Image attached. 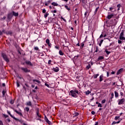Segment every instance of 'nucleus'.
<instances>
[{
    "label": "nucleus",
    "mask_w": 125,
    "mask_h": 125,
    "mask_svg": "<svg viewBox=\"0 0 125 125\" xmlns=\"http://www.w3.org/2000/svg\"><path fill=\"white\" fill-rule=\"evenodd\" d=\"M105 102H106V100H105V99L102 101V104H104V103H105Z\"/></svg>",
    "instance_id": "obj_46"
},
{
    "label": "nucleus",
    "mask_w": 125,
    "mask_h": 125,
    "mask_svg": "<svg viewBox=\"0 0 125 125\" xmlns=\"http://www.w3.org/2000/svg\"><path fill=\"white\" fill-rule=\"evenodd\" d=\"M5 34L6 35H12V32H11V31H6V32H5Z\"/></svg>",
    "instance_id": "obj_19"
},
{
    "label": "nucleus",
    "mask_w": 125,
    "mask_h": 125,
    "mask_svg": "<svg viewBox=\"0 0 125 125\" xmlns=\"http://www.w3.org/2000/svg\"><path fill=\"white\" fill-rule=\"evenodd\" d=\"M104 41V40H102L101 41H100V42L99 43V46H101V44H102V43H103V42Z\"/></svg>",
    "instance_id": "obj_33"
},
{
    "label": "nucleus",
    "mask_w": 125,
    "mask_h": 125,
    "mask_svg": "<svg viewBox=\"0 0 125 125\" xmlns=\"http://www.w3.org/2000/svg\"><path fill=\"white\" fill-rule=\"evenodd\" d=\"M0 125H3V123H2V121L0 120Z\"/></svg>",
    "instance_id": "obj_59"
},
{
    "label": "nucleus",
    "mask_w": 125,
    "mask_h": 125,
    "mask_svg": "<svg viewBox=\"0 0 125 125\" xmlns=\"http://www.w3.org/2000/svg\"><path fill=\"white\" fill-rule=\"evenodd\" d=\"M7 113H8V115H9L10 116V117H11V118H13V119H14V120H18V119H17V118H16L15 117H14L13 116H12V115H11V113H10V112L8 111Z\"/></svg>",
    "instance_id": "obj_11"
},
{
    "label": "nucleus",
    "mask_w": 125,
    "mask_h": 125,
    "mask_svg": "<svg viewBox=\"0 0 125 125\" xmlns=\"http://www.w3.org/2000/svg\"><path fill=\"white\" fill-rule=\"evenodd\" d=\"M103 78H104V76L103 75V74H102L100 76L99 82H100V83H101V82L103 81Z\"/></svg>",
    "instance_id": "obj_13"
},
{
    "label": "nucleus",
    "mask_w": 125,
    "mask_h": 125,
    "mask_svg": "<svg viewBox=\"0 0 125 125\" xmlns=\"http://www.w3.org/2000/svg\"><path fill=\"white\" fill-rule=\"evenodd\" d=\"M90 67H91L90 64H88V65H87L86 67V70H89V69L90 68Z\"/></svg>",
    "instance_id": "obj_30"
},
{
    "label": "nucleus",
    "mask_w": 125,
    "mask_h": 125,
    "mask_svg": "<svg viewBox=\"0 0 125 125\" xmlns=\"http://www.w3.org/2000/svg\"><path fill=\"white\" fill-rule=\"evenodd\" d=\"M16 83H17V87H19V86H20V84H19V83L18 82V81Z\"/></svg>",
    "instance_id": "obj_40"
},
{
    "label": "nucleus",
    "mask_w": 125,
    "mask_h": 125,
    "mask_svg": "<svg viewBox=\"0 0 125 125\" xmlns=\"http://www.w3.org/2000/svg\"><path fill=\"white\" fill-rule=\"evenodd\" d=\"M99 76V74H95L93 75L94 79H97V77Z\"/></svg>",
    "instance_id": "obj_32"
},
{
    "label": "nucleus",
    "mask_w": 125,
    "mask_h": 125,
    "mask_svg": "<svg viewBox=\"0 0 125 125\" xmlns=\"http://www.w3.org/2000/svg\"><path fill=\"white\" fill-rule=\"evenodd\" d=\"M52 5H53L54 6H58V4L56 3L55 2H53L51 3Z\"/></svg>",
    "instance_id": "obj_22"
},
{
    "label": "nucleus",
    "mask_w": 125,
    "mask_h": 125,
    "mask_svg": "<svg viewBox=\"0 0 125 125\" xmlns=\"http://www.w3.org/2000/svg\"><path fill=\"white\" fill-rule=\"evenodd\" d=\"M105 52L106 53V54L107 55H109V54H110V53H111V52L110 51H108V50H105Z\"/></svg>",
    "instance_id": "obj_31"
},
{
    "label": "nucleus",
    "mask_w": 125,
    "mask_h": 125,
    "mask_svg": "<svg viewBox=\"0 0 125 125\" xmlns=\"http://www.w3.org/2000/svg\"><path fill=\"white\" fill-rule=\"evenodd\" d=\"M87 13H88V12L87 11H86L84 13V15L86 17L87 15Z\"/></svg>",
    "instance_id": "obj_60"
},
{
    "label": "nucleus",
    "mask_w": 125,
    "mask_h": 125,
    "mask_svg": "<svg viewBox=\"0 0 125 125\" xmlns=\"http://www.w3.org/2000/svg\"><path fill=\"white\" fill-rule=\"evenodd\" d=\"M123 68L120 69L117 72V75H120V74H122V72H123Z\"/></svg>",
    "instance_id": "obj_16"
},
{
    "label": "nucleus",
    "mask_w": 125,
    "mask_h": 125,
    "mask_svg": "<svg viewBox=\"0 0 125 125\" xmlns=\"http://www.w3.org/2000/svg\"><path fill=\"white\" fill-rule=\"evenodd\" d=\"M70 95L72 97H78V95L77 94H80V92L78 90H71L70 91Z\"/></svg>",
    "instance_id": "obj_1"
},
{
    "label": "nucleus",
    "mask_w": 125,
    "mask_h": 125,
    "mask_svg": "<svg viewBox=\"0 0 125 125\" xmlns=\"http://www.w3.org/2000/svg\"><path fill=\"white\" fill-rule=\"evenodd\" d=\"M106 74H107L106 76H107V77H109V76H110V72H109V71H107V72H106Z\"/></svg>",
    "instance_id": "obj_51"
},
{
    "label": "nucleus",
    "mask_w": 125,
    "mask_h": 125,
    "mask_svg": "<svg viewBox=\"0 0 125 125\" xmlns=\"http://www.w3.org/2000/svg\"><path fill=\"white\" fill-rule=\"evenodd\" d=\"M95 125H98V122H95Z\"/></svg>",
    "instance_id": "obj_64"
},
{
    "label": "nucleus",
    "mask_w": 125,
    "mask_h": 125,
    "mask_svg": "<svg viewBox=\"0 0 125 125\" xmlns=\"http://www.w3.org/2000/svg\"><path fill=\"white\" fill-rule=\"evenodd\" d=\"M84 46V42H82L81 43V46H80V48L82 49L83 48Z\"/></svg>",
    "instance_id": "obj_23"
},
{
    "label": "nucleus",
    "mask_w": 125,
    "mask_h": 125,
    "mask_svg": "<svg viewBox=\"0 0 125 125\" xmlns=\"http://www.w3.org/2000/svg\"><path fill=\"white\" fill-rule=\"evenodd\" d=\"M48 4H49V1H48V2H45V5L46 6H48Z\"/></svg>",
    "instance_id": "obj_43"
},
{
    "label": "nucleus",
    "mask_w": 125,
    "mask_h": 125,
    "mask_svg": "<svg viewBox=\"0 0 125 125\" xmlns=\"http://www.w3.org/2000/svg\"><path fill=\"white\" fill-rule=\"evenodd\" d=\"M125 98H123L121 100H119V101L118 102V105H123L125 104Z\"/></svg>",
    "instance_id": "obj_4"
},
{
    "label": "nucleus",
    "mask_w": 125,
    "mask_h": 125,
    "mask_svg": "<svg viewBox=\"0 0 125 125\" xmlns=\"http://www.w3.org/2000/svg\"><path fill=\"white\" fill-rule=\"evenodd\" d=\"M52 70L56 73H57V72H59V68H58V67H54L52 69Z\"/></svg>",
    "instance_id": "obj_7"
},
{
    "label": "nucleus",
    "mask_w": 125,
    "mask_h": 125,
    "mask_svg": "<svg viewBox=\"0 0 125 125\" xmlns=\"http://www.w3.org/2000/svg\"><path fill=\"white\" fill-rule=\"evenodd\" d=\"M46 12V10L45 9H44L42 10V13H45Z\"/></svg>",
    "instance_id": "obj_53"
},
{
    "label": "nucleus",
    "mask_w": 125,
    "mask_h": 125,
    "mask_svg": "<svg viewBox=\"0 0 125 125\" xmlns=\"http://www.w3.org/2000/svg\"><path fill=\"white\" fill-rule=\"evenodd\" d=\"M32 81L34 83H35V82H36L38 83H41V82L39 80H33Z\"/></svg>",
    "instance_id": "obj_26"
},
{
    "label": "nucleus",
    "mask_w": 125,
    "mask_h": 125,
    "mask_svg": "<svg viewBox=\"0 0 125 125\" xmlns=\"http://www.w3.org/2000/svg\"><path fill=\"white\" fill-rule=\"evenodd\" d=\"M113 99L112 98H110L109 99V101H108V102L110 103V102H112V101H113Z\"/></svg>",
    "instance_id": "obj_50"
},
{
    "label": "nucleus",
    "mask_w": 125,
    "mask_h": 125,
    "mask_svg": "<svg viewBox=\"0 0 125 125\" xmlns=\"http://www.w3.org/2000/svg\"><path fill=\"white\" fill-rule=\"evenodd\" d=\"M115 93V97L117 98V97H119V93H118V92H117L116 91H115L114 92Z\"/></svg>",
    "instance_id": "obj_18"
},
{
    "label": "nucleus",
    "mask_w": 125,
    "mask_h": 125,
    "mask_svg": "<svg viewBox=\"0 0 125 125\" xmlns=\"http://www.w3.org/2000/svg\"><path fill=\"white\" fill-rule=\"evenodd\" d=\"M117 6L118 8H121V4H119L118 5H117Z\"/></svg>",
    "instance_id": "obj_54"
},
{
    "label": "nucleus",
    "mask_w": 125,
    "mask_h": 125,
    "mask_svg": "<svg viewBox=\"0 0 125 125\" xmlns=\"http://www.w3.org/2000/svg\"><path fill=\"white\" fill-rule=\"evenodd\" d=\"M110 98H114V93H111V97Z\"/></svg>",
    "instance_id": "obj_49"
},
{
    "label": "nucleus",
    "mask_w": 125,
    "mask_h": 125,
    "mask_svg": "<svg viewBox=\"0 0 125 125\" xmlns=\"http://www.w3.org/2000/svg\"><path fill=\"white\" fill-rule=\"evenodd\" d=\"M120 95H121V96H124V93H123L122 92H120Z\"/></svg>",
    "instance_id": "obj_62"
},
{
    "label": "nucleus",
    "mask_w": 125,
    "mask_h": 125,
    "mask_svg": "<svg viewBox=\"0 0 125 125\" xmlns=\"http://www.w3.org/2000/svg\"><path fill=\"white\" fill-rule=\"evenodd\" d=\"M118 119H120V116H116L114 118V120H115V121H117V120H118Z\"/></svg>",
    "instance_id": "obj_39"
},
{
    "label": "nucleus",
    "mask_w": 125,
    "mask_h": 125,
    "mask_svg": "<svg viewBox=\"0 0 125 125\" xmlns=\"http://www.w3.org/2000/svg\"><path fill=\"white\" fill-rule=\"evenodd\" d=\"M46 43H47L49 46V47H51V43H50V41H49V39H47L46 40Z\"/></svg>",
    "instance_id": "obj_6"
},
{
    "label": "nucleus",
    "mask_w": 125,
    "mask_h": 125,
    "mask_svg": "<svg viewBox=\"0 0 125 125\" xmlns=\"http://www.w3.org/2000/svg\"><path fill=\"white\" fill-rule=\"evenodd\" d=\"M12 15L14 16H15V17L18 16V15H19V14H18V13H16L14 11H13L12 12Z\"/></svg>",
    "instance_id": "obj_14"
},
{
    "label": "nucleus",
    "mask_w": 125,
    "mask_h": 125,
    "mask_svg": "<svg viewBox=\"0 0 125 125\" xmlns=\"http://www.w3.org/2000/svg\"><path fill=\"white\" fill-rule=\"evenodd\" d=\"M99 9V7L96 8V10H95V14H96L97 13V11H98V9Z\"/></svg>",
    "instance_id": "obj_37"
},
{
    "label": "nucleus",
    "mask_w": 125,
    "mask_h": 125,
    "mask_svg": "<svg viewBox=\"0 0 125 125\" xmlns=\"http://www.w3.org/2000/svg\"><path fill=\"white\" fill-rule=\"evenodd\" d=\"M44 120H45L46 123H47V124H48L49 125L51 124V122H50V121H49V120H48V119H47V117H46V116H44Z\"/></svg>",
    "instance_id": "obj_8"
},
{
    "label": "nucleus",
    "mask_w": 125,
    "mask_h": 125,
    "mask_svg": "<svg viewBox=\"0 0 125 125\" xmlns=\"http://www.w3.org/2000/svg\"><path fill=\"white\" fill-rule=\"evenodd\" d=\"M26 106H30L32 107V102L31 101L27 102L26 103Z\"/></svg>",
    "instance_id": "obj_17"
},
{
    "label": "nucleus",
    "mask_w": 125,
    "mask_h": 125,
    "mask_svg": "<svg viewBox=\"0 0 125 125\" xmlns=\"http://www.w3.org/2000/svg\"><path fill=\"white\" fill-rule=\"evenodd\" d=\"M90 93H91V92L89 90H87L85 92L86 95H88Z\"/></svg>",
    "instance_id": "obj_27"
},
{
    "label": "nucleus",
    "mask_w": 125,
    "mask_h": 125,
    "mask_svg": "<svg viewBox=\"0 0 125 125\" xmlns=\"http://www.w3.org/2000/svg\"><path fill=\"white\" fill-rule=\"evenodd\" d=\"M113 16H114L113 14H111V15H108L107 16V19H111V18H112V17H113Z\"/></svg>",
    "instance_id": "obj_20"
},
{
    "label": "nucleus",
    "mask_w": 125,
    "mask_h": 125,
    "mask_svg": "<svg viewBox=\"0 0 125 125\" xmlns=\"http://www.w3.org/2000/svg\"><path fill=\"white\" fill-rule=\"evenodd\" d=\"M79 115V112H75L74 114V117H78Z\"/></svg>",
    "instance_id": "obj_36"
},
{
    "label": "nucleus",
    "mask_w": 125,
    "mask_h": 125,
    "mask_svg": "<svg viewBox=\"0 0 125 125\" xmlns=\"http://www.w3.org/2000/svg\"><path fill=\"white\" fill-rule=\"evenodd\" d=\"M21 70L24 72V73H30L31 72V70L29 69H28L27 68H24V67H21Z\"/></svg>",
    "instance_id": "obj_3"
},
{
    "label": "nucleus",
    "mask_w": 125,
    "mask_h": 125,
    "mask_svg": "<svg viewBox=\"0 0 125 125\" xmlns=\"http://www.w3.org/2000/svg\"><path fill=\"white\" fill-rule=\"evenodd\" d=\"M13 16L12 15V13H9L8 15L7 18H8V19H11V18H12Z\"/></svg>",
    "instance_id": "obj_15"
},
{
    "label": "nucleus",
    "mask_w": 125,
    "mask_h": 125,
    "mask_svg": "<svg viewBox=\"0 0 125 125\" xmlns=\"http://www.w3.org/2000/svg\"><path fill=\"white\" fill-rule=\"evenodd\" d=\"M91 114H92V115H95V112L94 111H92Z\"/></svg>",
    "instance_id": "obj_55"
},
{
    "label": "nucleus",
    "mask_w": 125,
    "mask_h": 125,
    "mask_svg": "<svg viewBox=\"0 0 125 125\" xmlns=\"http://www.w3.org/2000/svg\"><path fill=\"white\" fill-rule=\"evenodd\" d=\"M2 97H4V96L5 95V91L3 90L2 91Z\"/></svg>",
    "instance_id": "obj_34"
},
{
    "label": "nucleus",
    "mask_w": 125,
    "mask_h": 125,
    "mask_svg": "<svg viewBox=\"0 0 125 125\" xmlns=\"http://www.w3.org/2000/svg\"><path fill=\"white\" fill-rule=\"evenodd\" d=\"M82 2H83V4H86V3L87 2L86 1V0H81Z\"/></svg>",
    "instance_id": "obj_24"
},
{
    "label": "nucleus",
    "mask_w": 125,
    "mask_h": 125,
    "mask_svg": "<svg viewBox=\"0 0 125 125\" xmlns=\"http://www.w3.org/2000/svg\"><path fill=\"white\" fill-rule=\"evenodd\" d=\"M64 7L65 8H66V9H67V10H68V11H70V7L68 6L67 5H65Z\"/></svg>",
    "instance_id": "obj_25"
},
{
    "label": "nucleus",
    "mask_w": 125,
    "mask_h": 125,
    "mask_svg": "<svg viewBox=\"0 0 125 125\" xmlns=\"http://www.w3.org/2000/svg\"><path fill=\"white\" fill-rule=\"evenodd\" d=\"M10 104H14V101L13 100H11L10 101Z\"/></svg>",
    "instance_id": "obj_45"
},
{
    "label": "nucleus",
    "mask_w": 125,
    "mask_h": 125,
    "mask_svg": "<svg viewBox=\"0 0 125 125\" xmlns=\"http://www.w3.org/2000/svg\"><path fill=\"white\" fill-rule=\"evenodd\" d=\"M2 57L3 58L4 60L6 61V62H9V59L7 57V56L4 53H2Z\"/></svg>",
    "instance_id": "obj_2"
},
{
    "label": "nucleus",
    "mask_w": 125,
    "mask_h": 125,
    "mask_svg": "<svg viewBox=\"0 0 125 125\" xmlns=\"http://www.w3.org/2000/svg\"><path fill=\"white\" fill-rule=\"evenodd\" d=\"M49 15V13H46V14L44 15V18H46V17H47V16H48Z\"/></svg>",
    "instance_id": "obj_42"
},
{
    "label": "nucleus",
    "mask_w": 125,
    "mask_h": 125,
    "mask_svg": "<svg viewBox=\"0 0 125 125\" xmlns=\"http://www.w3.org/2000/svg\"><path fill=\"white\" fill-rule=\"evenodd\" d=\"M3 116L4 118H5V119H6V118H8V115H7L3 114Z\"/></svg>",
    "instance_id": "obj_41"
},
{
    "label": "nucleus",
    "mask_w": 125,
    "mask_h": 125,
    "mask_svg": "<svg viewBox=\"0 0 125 125\" xmlns=\"http://www.w3.org/2000/svg\"><path fill=\"white\" fill-rule=\"evenodd\" d=\"M25 111H26V112H29L30 111V108L29 107H26L24 109Z\"/></svg>",
    "instance_id": "obj_28"
},
{
    "label": "nucleus",
    "mask_w": 125,
    "mask_h": 125,
    "mask_svg": "<svg viewBox=\"0 0 125 125\" xmlns=\"http://www.w3.org/2000/svg\"><path fill=\"white\" fill-rule=\"evenodd\" d=\"M104 59V56H99L98 58V60H103Z\"/></svg>",
    "instance_id": "obj_21"
},
{
    "label": "nucleus",
    "mask_w": 125,
    "mask_h": 125,
    "mask_svg": "<svg viewBox=\"0 0 125 125\" xmlns=\"http://www.w3.org/2000/svg\"><path fill=\"white\" fill-rule=\"evenodd\" d=\"M98 51H99V48L98 47V46H96L95 52H98Z\"/></svg>",
    "instance_id": "obj_35"
},
{
    "label": "nucleus",
    "mask_w": 125,
    "mask_h": 125,
    "mask_svg": "<svg viewBox=\"0 0 125 125\" xmlns=\"http://www.w3.org/2000/svg\"><path fill=\"white\" fill-rule=\"evenodd\" d=\"M45 85L46 86H47V87H49V84H47V83H45Z\"/></svg>",
    "instance_id": "obj_56"
},
{
    "label": "nucleus",
    "mask_w": 125,
    "mask_h": 125,
    "mask_svg": "<svg viewBox=\"0 0 125 125\" xmlns=\"http://www.w3.org/2000/svg\"><path fill=\"white\" fill-rule=\"evenodd\" d=\"M98 107H100L101 108H102V104L99 103V104L98 105Z\"/></svg>",
    "instance_id": "obj_47"
},
{
    "label": "nucleus",
    "mask_w": 125,
    "mask_h": 125,
    "mask_svg": "<svg viewBox=\"0 0 125 125\" xmlns=\"http://www.w3.org/2000/svg\"><path fill=\"white\" fill-rule=\"evenodd\" d=\"M59 54H60V55L63 56V55H64V53L63 52H62V51L60 50L59 51Z\"/></svg>",
    "instance_id": "obj_29"
},
{
    "label": "nucleus",
    "mask_w": 125,
    "mask_h": 125,
    "mask_svg": "<svg viewBox=\"0 0 125 125\" xmlns=\"http://www.w3.org/2000/svg\"><path fill=\"white\" fill-rule=\"evenodd\" d=\"M36 115L39 118H42V115L40 114V109L36 108Z\"/></svg>",
    "instance_id": "obj_5"
},
{
    "label": "nucleus",
    "mask_w": 125,
    "mask_h": 125,
    "mask_svg": "<svg viewBox=\"0 0 125 125\" xmlns=\"http://www.w3.org/2000/svg\"><path fill=\"white\" fill-rule=\"evenodd\" d=\"M34 49H35V50H39V47H35L34 48Z\"/></svg>",
    "instance_id": "obj_58"
},
{
    "label": "nucleus",
    "mask_w": 125,
    "mask_h": 125,
    "mask_svg": "<svg viewBox=\"0 0 125 125\" xmlns=\"http://www.w3.org/2000/svg\"><path fill=\"white\" fill-rule=\"evenodd\" d=\"M7 122H8V123H10V119H7Z\"/></svg>",
    "instance_id": "obj_63"
},
{
    "label": "nucleus",
    "mask_w": 125,
    "mask_h": 125,
    "mask_svg": "<svg viewBox=\"0 0 125 125\" xmlns=\"http://www.w3.org/2000/svg\"><path fill=\"white\" fill-rule=\"evenodd\" d=\"M122 40H118V43H119L120 44H122V43H123V41H122Z\"/></svg>",
    "instance_id": "obj_38"
},
{
    "label": "nucleus",
    "mask_w": 125,
    "mask_h": 125,
    "mask_svg": "<svg viewBox=\"0 0 125 125\" xmlns=\"http://www.w3.org/2000/svg\"><path fill=\"white\" fill-rule=\"evenodd\" d=\"M114 9V8L113 7H110L109 8V11H112Z\"/></svg>",
    "instance_id": "obj_57"
},
{
    "label": "nucleus",
    "mask_w": 125,
    "mask_h": 125,
    "mask_svg": "<svg viewBox=\"0 0 125 125\" xmlns=\"http://www.w3.org/2000/svg\"><path fill=\"white\" fill-rule=\"evenodd\" d=\"M116 124H117V123L115 121H114L112 122V125H116Z\"/></svg>",
    "instance_id": "obj_61"
},
{
    "label": "nucleus",
    "mask_w": 125,
    "mask_h": 125,
    "mask_svg": "<svg viewBox=\"0 0 125 125\" xmlns=\"http://www.w3.org/2000/svg\"><path fill=\"white\" fill-rule=\"evenodd\" d=\"M15 112L20 116H21V117L23 116V114H22V113H21V112H19L18 110H15Z\"/></svg>",
    "instance_id": "obj_10"
},
{
    "label": "nucleus",
    "mask_w": 125,
    "mask_h": 125,
    "mask_svg": "<svg viewBox=\"0 0 125 125\" xmlns=\"http://www.w3.org/2000/svg\"><path fill=\"white\" fill-rule=\"evenodd\" d=\"M25 63L27 65H29V66H33V63H32L30 61H26Z\"/></svg>",
    "instance_id": "obj_12"
},
{
    "label": "nucleus",
    "mask_w": 125,
    "mask_h": 125,
    "mask_svg": "<svg viewBox=\"0 0 125 125\" xmlns=\"http://www.w3.org/2000/svg\"><path fill=\"white\" fill-rule=\"evenodd\" d=\"M15 121H18L20 123H23V121L20 120L18 119H17V120H15Z\"/></svg>",
    "instance_id": "obj_48"
},
{
    "label": "nucleus",
    "mask_w": 125,
    "mask_h": 125,
    "mask_svg": "<svg viewBox=\"0 0 125 125\" xmlns=\"http://www.w3.org/2000/svg\"><path fill=\"white\" fill-rule=\"evenodd\" d=\"M15 112L20 116H21V117L23 116V114H22V113H21V112H19L18 110H15Z\"/></svg>",
    "instance_id": "obj_9"
},
{
    "label": "nucleus",
    "mask_w": 125,
    "mask_h": 125,
    "mask_svg": "<svg viewBox=\"0 0 125 125\" xmlns=\"http://www.w3.org/2000/svg\"><path fill=\"white\" fill-rule=\"evenodd\" d=\"M5 19H6V17L4 16L3 18L1 19V20H2L3 21V20H5Z\"/></svg>",
    "instance_id": "obj_44"
},
{
    "label": "nucleus",
    "mask_w": 125,
    "mask_h": 125,
    "mask_svg": "<svg viewBox=\"0 0 125 125\" xmlns=\"http://www.w3.org/2000/svg\"><path fill=\"white\" fill-rule=\"evenodd\" d=\"M51 62L52 61L51 60H49L48 62V64H49V65H50V64H51Z\"/></svg>",
    "instance_id": "obj_52"
}]
</instances>
